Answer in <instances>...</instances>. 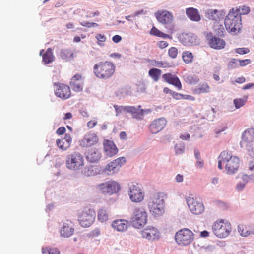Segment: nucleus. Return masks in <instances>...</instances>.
I'll list each match as a JSON object with an SVG mask.
<instances>
[{
	"instance_id": "61",
	"label": "nucleus",
	"mask_w": 254,
	"mask_h": 254,
	"mask_svg": "<svg viewBox=\"0 0 254 254\" xmlns=\"http://www.w3.org/2000/svg\"><path fill=\"white\" fill-rule=\"evenodd\" d=\"M175 31V28L174 25H171L170 26L168 30V33L170 34L169 35L171 36L174 32Z\"/></svg>"
},
{
	"instance_id": "63",
	"label": "nucleus",
	"mask_w": 254,
	"mask_h": 254,
	"mask_svg": "<svg viewBox=\"0 0 254 254\" xmlns=\"http://www.w3.org/2000/svg\"><path fill=\"white\" fill-rule=\"evenodd\" d=\"M245 82V78L244 77H240L236 80V82L238 83H243Z\"/></svg>"
},
{
	"instance_id": "56",
	"label": "nucleus",
	"mask_w": 254,
	"mask_h": 254,
	"mask_svg": "<svg viewBox=\"0 0 254 254\" xmlns=\"http://www.w3.org/2000/svg\"><path fill=\"white\" fill-rule=\"evenodd\" d=\"M182 99L190 101H194L195 100V98L191 95L184 94L182 95Z\"/></svg>"
},
{
	"instance_id": "41",
	"label": "nucleus",
	"mask_w": 254,
	"mask_h": 254,
	"mask_svg": "<svg viewBox=\"0 0 254 254\" xmlns=\"http://www.w3.org/2000/svg\"><path fill=\"white\" fill-rule=\"evenodd\" d=\"M42 252L43 254H61L60 251L57 248H43Z\"/></svg>"
},
{
	"instance_id": "38",
	"label": "nucleus",
	"mask_w": 254,
	"mask_h": 254,
	"mask_svg": "<svg viewBox=\"0 0 254 254\" xmlns=\"http://www.w3.org/2000/svg\"><path fill=\"white\" fill-rule=\"evenodd\" d=\"M61 56L65 60H70L73 58L74 53L70 49H64L61 51Z\"/></svg>"
},
{
	"instance_id": "16",
	"label": "nucleus",
	"mask_w": 254,
	"mask_h": 254,
	"mask_svg": "<svg viewBox=\"0 0 254 254\" xmlns=\"http://www.w3.org/2000/svg\"><path fill=\"white\" fill-rule=\"evenodd\" d=\"M206 38L209 45L213 49L220 50L223 49L225 46L226 43L223 39L213 36L211 33L207 34Z\"/></svg>"
},
{
	"instance_id": "2",
	"label": "nucleus",
	"mask_w": 254,
	"mask_h": 254,
	"mask_svg": "<svg viewBox=\"0 0 254 254\" xmlns=\"http://www.w3.org/2000/svg\"><path fill=\"white\" fill-rule=\"evenodd\" d=\"M115 69V65L113 63L110 61H102L94 65L93 72L97 78L107 80L113 75Z\"/></svg>"
},
{
	"instance_id": "5",
	"label": "nucleus",
	"mask_w": 254,
	"mask_h": 254,
	"mask_svg": "<svg viewBox=\"0 0 254 254\" xmlns=\"http://www.w3.org/2000/svg\"><path fill=\"white\" fill-rule=\"evenodd\" d=\"M166 197V194L164 192H158L154 194L148 205L150 212L154 215L161 214L164 205V200Z\"/></svg>"
},
{
	"instance_id": "28",
	"label": "nucleus",
	"mask_w": 254,
	"mask_h": 254,
	"mask_svg": "<svg viewBox=\"0 0 254 254\" xmlns=\"http://www.w3.org/2000/svg\"><path fill=\"white\" fill-rule=\"evenodd\" d=\"M254 140V128H251L245 130L242 134V141L241 145L244 142L251 143Z\"/></svg>"
},
{
	"instance_id": "52",
	"label": "nucleus",
	"mask_w": 254,
	"mask_h": 254,
	"mask_svg": "<svg viewBox=\"0 0 254 254\" xmlns=\"http://www.w3.org/2000/svg\"><path fill=\"white\" fill-rule=\"evenodd\" d=\"M96 38L98 41V42H104L106 40V38L104 35H102L101 34H97L96 35ZM98 44H100L99 43H98Z\"/></svg>"
},
{
	"instance_id": "64",
	"label": "nucleus",
	"mask_w": 254,
	"mask_h": 254,
	"mask_svg": "<svg viewBox=\"0 0 254 254\" xmlns=\"http://www.w3.org/2000/svg\"><path fill=\"white\" fill-rule=\"evenodd\" d=\"M72 117V115L71 113L68 112L65 114L64 117V120L70 119Z\"/></svg>"
},
{
	"instance_id": "32",
	"label": "nucleus",
	"mask_w": 254,
	"mask_h": 254,
	"mask_svg": "<svg viewBox=\"0 0 254 254\" xmlns=\"http://www.w3.org/2000/svg\"><path fill=\"white\" fill-rule=\"evenodd\" d=\"M151 35L162 38L163 39H172V36L163 33L155 26H153L149 32Z\"/></svg>"
},
{
	"instance_id": "3",
	"label": "nucleus",
	"mask_w": 254,
	"mask_h": 254,
	"mask_svg": "<svg viewBox=\"0 0 254 254\" xmlns=\"http://www.w3.org/2000/svg\"><path fill=\"white\" fill-rule=\"evenodd\" d=\"M242 19L240 15L234 12V9L229 11L224 20L227 30L233 35L238 34L242 29Z\"/></svg>"
},
{
	"instance_id": "21",
	"label": "nucleus",
	"mask_w": 254,
	"mask_h": 254,
	"mask_svg": "<svg viewBox=\"0 0 254 254\" xmlns=\"http://www.w3.org/2000/svg\"><path fill=\"white\" fill-rule=\"evenodd\" d=\"M166 123L167 121L164 118L154 120L149 126V130L152 133H157L164 128Z\"/></svg>"
},
{
	"instance_id": "6",
	"label": "nucleus",
	"mask_w": 254,
	"mask_h": 254,
	"mask_svg": "<svg viewBox=\"0 0 254 254\" xmlns=\"http://www.w3.org/2000/svg\"><path fill=\"white\" fill-rule=\"evenodd\" d=\"M141 107L140 105L138 106V108H136L134 106H118L117 105H114L116 112V115L121 114L122 112L130 113L133 117L137 119H142L145 114L151 112L150 109H139Z\"/></svg>"
},
{
	"instance_id": "50",
	"label": "nucleus",
	"mask_w": 254,
	"mask_h": 254,
	"mask_svg": "<svg viewBox=\"0 0 254 254\" xmlns=\"http://www.w3.org/2000/svg\"><path fill=\"white\" fill-rule=\"evenodd\" d=\"M237 61L235 59H232L228 64V67L231 69L238 67Z\"/></svg>"
},
{
	"instance_id": "39",
	"label": "nucleus",
	"mask_w": 254,
	"mask_h": 254,
	"mask_svg": "<svg viewBox=\"0 0 254 254\" xmlns=\"http://www.w3.org/2000/svg\"><path fill=\"white\" fill-rule=\"evenodd\" d=\"M232 9H234V12L240 14L241 17L242 15L248 14L250 11L249 7L246 6H240L239 7L232 8Z\"/></svg>"
},
{
	"instance_id": "22",
	"label": "nucleus",
	"mask_w": 254,
	"mask_h": 254,
	"mask_svg": "<svg viewBox=\"0 0 254 254\" xmlns=\"http://www.w3.org/2000/svg\"><path fill=\"white\" fill-rule=\"evenodd\" d=\"M74 232L73 224L71 221L67 220L63 223L60 230V234L62 237H69L73 234Z\"/></svg>"
},
{
	"instance_id": "60",
	"label": "nucleus",
	"mask_w": 254,
	"mask_h": 254,
	"mask_svg": "<svg viewBox=\"0 0 254 254\" xmlns=\"http://www.w3.org/2000/svg\"><path fill=\"white\" fill-rule=\"evenodd\" d=\"M180 138L182 140H189L190 138V135L189 133H185L180 135Z\"/></svg>"
},
{
	"instance_id": "40",
	"label": "nucleus",
	"mask_w": 254,
	"mask_h": 254,
	"mask_svg": "<svg viewBox=\"0 0 254 254\" xmlns=\"http://www.w3.org/2000/svg\"><path fill=\"white\" fill-rule=\"evenodd\" d=\"M185 81L189 84H196L199 81V78L196 75H187L185 77Z\"/></svg>"
},
{
	"instance_id": "4",
	"label": "nucleus",
	"mask_w": 254,
	"mask_h": 254,
	"mask_svg": "<svg viewBox=\"0 0 254 254\" xmlns=\"http://www.w3.org/2000/svg\"><path fill=\"white\" fill-rule=\"evenodd\" d=\"M147 220V212L144 206L138 205L134 207L130 218V222L134 227L139 228L145 225Z\"/></svg>"
},
{
	"instance_id": "20",
	"label": "nucleus",
	"mask_w": 254,
	"mask_h": 254,
	"mask_svg": "<svg viewBox=\"0 0 254 254\" xmlns=\"http://www.w3.org/2000/svg\"><path fill=\"white\" fill-rule=\"evenodd\" d=\"M126 162L124 157H119L109 163L105 168V171L115 173L119 170L120 167Z\"/></svg>"
},
{
	"instance_id": "37",
	"label": "nucleus",
	"mask_w": 254,
	"mask_h": 254,
	"mask_svg": "<svg viewBox=\"0 0 254 254\" xmlns=\"http://www.w3.org/2000/svg\"><path fill=\"white\" fill-rule=\"evenodd\" d=\"M98 219L102 222H106L108 219V211L104 208H101L98 212Z\"/></svg>"
},
{
	"instance_id": "12",
	"label": "nucleus",
	"mask_w": 254,
	"mask_h": 254,
	"mask_svg": "<svg viewBox=\"0 0 254 254\" xmlns=\"http://www.w3.org/2000/svg\"><path fill=\"white\" fill-rule=\"evenodd\" d=\"M128 195L131 201L135 203L141 202L144 198V193L138 184H132L129 187Z\"/></svg>"
},
{
	"instance_id": "8",
	"label": "nucleus",
	"mask_w": 254,
	"mask_h": 254,
	"mask_svg": "<svg viewBox=\"0 0 254 254\" xmlns=\"http://www.w3.org/2000/svg\"><path fill=\"white\" fill-rule=\"evenodd\" d=\"M67 168L71 170L77 171L82 169L84 165V160L83 156L78 152L70 154L66 161Z\"/></svg>"
},
{
	"instance_id": "48",
	"label": "nucleus",
	"mask_w": 254,
	"mask_h": 254,
	"mask_svg": "<svg viewBox=\"0 0 254 254\" xmlns=\"http://www.w3.org/2000/svg\"><path fill=\"white\" fill-rule=\"evenodd\" d=\"M235 52L237 54L243 55L249 53L250 50L247 48H239L235 49Z\"/></svg>"
},
{
	"instance_id": "59",
	"label": "nucleus",
	"mask_w": 254,
	"mask_h": 254,
	"mask_svg": "<svg viewBox=\"0 0 254 254\" xmlns=\"http://www.w3.org/2000/svg\"><path fill=\"white\" fill-rule=\"evenodd\" d=\"M204 162L201 159H198L196 163V166L198 168H202L204 166Z\"/></svg>"
},
{
	"instance_id": "46",
	"label": "nucleus",
	"mask_w": 254,
	"mask_h": 254,
	"mask_svg": "<svg viewBox=\"0 0 254 254\" xmlns=\"http://www.w3.org/2000/svg\"><path fill=\"white\" fill-rule=\"evenodd\" d=\"M247 99H242L241 98L236 99L234 100V103L236 108H239L245 105Z\"/></svg>"
},
{
	"instance_id": "62",
	"label": "nucleus",
	"mask_w": 254,
	"mask_h": 254,
	"mask_svg": "<svg viewBox=\"0 0 254 254\" xmlns=\"http://www.w3.org/2000/svg\"><path fill=\"white\" fill-rule=\"evenodd\" d=\"M254 86V83H248L244 85L242 89L243 90H246L251 88Z\"/></svg>"
},
{
	"instance_id": "45",
	"label": "nucleus",
	"mask_w": 254,
	"mask_h": 254,
	"mask_svg": "<svg viewBox=\"0 0 254 254\" xmlns=\"http://www.w3.org/2000/svg\"><path fill=\"white\" fill-rule=\"evenodd\" d=\"M168 55L172 59H176L178 56V49L174 47L170 48L168 50Z\"/></svg>"
},
{
	"instance_id": "13",
	"label": "nucleus",
	"mask_w": 254,
	"mask_h": 254,
	"mask_svg": "<svg viewBox=\"0 0 254 254\" xmlns=\"http://www.w3.org/2000/svg\"><path fill=\"white\" fill-rule=\"evenodd\" d=\"M99 142V138L97 134L93 132L86 133L79 141V145L81 147L88 148L96 146Z\"/></svg>"
},
{
	"instance_id": "26",
	"label": "nucleus",
	"mask_w": 254,
	"mask_h": 254,
	"mask_svg": "<svg viewBox=\"0 0 254 254\" xmlns=\"http://www.w3.org/2000/svg\"><path fill=\"white\" fill-rule=\"evenodd\" d=\"M72 142V138L70 134H66L64 137L62 139H58L56 143L58 147L63 150H65L69 148Z\"/></svg>"
},
{
	"instance_id": "29",
	"label": "nucleus",
	"mask_w": 254,
	"mask_h": 254,
	"mask_svg": "<svg viewBox=\"0 0 254 254\" xmlns=\"http://www.w3.org/2000/svg\"><path fill=\"white\" fill-rule=\"evenodd\" d=\"M101 154L99 151L94 148L88 151L86 155V159L91 162H96L100 160Z\"/></svg>"
},
{
	"instance_id": "42",
	"label": "nucleus",
	"mask_w": 254,
	"mask_h": 254,
	"mask_svg": "<svg viewBox=\"0 0 254 254\" xmlns=\"http://www.w3.org/2000/svg\"><path fill=\"white\" fill-rule=\"evenodd\" d=\"M150 63L152 66L160 68H167L169 67V64L166 62H162L154 60L150 61Z\"/></svg>"
},
{
	"instance_id": "14",
	"label": "nucleus",
	"mask_w": 254,
	"mask_h": 254,
	"mask_svg": "<svg viewBox=\"0 0 254 254\" xmlns=\"http://www.w3.org/2000/svg\"><path fill=\"white\" fill-rule=\"evenodd\" d=\"M55 86H56L55 94L57 97L63 100H66L71 96L70 89L68 85L60 83H55Z\"/></svg>"
},
{
	"instance_id": "24",
	"label": "nucleus",
	"mask_w": 254,
	"mask_h": 254,
	"mask_svg": "<svg viewBox=\"0 0 254 254\" xmlns=\"http://www.w3.org/2000/svg\"><path fill=\"white\" fill-rule=\"evenodd\" d=\"M103 144L104 152L107 156L113 157L117 154L118 149L113 141L105 140Z\"/></svg>"
},
{
	"instance_id": "25",
	"label": "nucleus",
	"mask_w": 254,
	"mask_h": 254,
	"mask_svg": "<svg viewBox=\"0 0 254 254\" xmlns=\"http://www.w3.org/2000/svg\"><path fill=\"white\" fill-rule=\"evenodd\" d=\"M225 12L223 10L208 9L205 12V16L209 20L217 21L222 18Z\"/></svg>"
},
{
	"instance_id": "23",
	"label": "nucleus",
	"mask_w": 254,
	"mask_h": 254,
	"mask_svg": "<svg viewBox=\"0 0 254 254\" xmlns=\"http://www.w3.org/2000/svg\"><path fill=\"white\" fill-rule=\"evenodd\" d=\"M162 78L166 83L174 85L179 90L182 89L181 82L176 75L167 73L162 75Z\"/></svg>"
},
{
	"instance_id": "7",
	"label": "nucleus",
	"mask_w": 254,
	"mask_h": 254,
	"mask_svg": "<svg viewBox=\"0 0 254 254\" xmlns=\"http://www.w3.org/2000/svg\"><path fill=\"white\" fill-rule=\"evenodd\" d=\"M231 229L230 223L223 219L216 221L212 225L213 233L220 238H224L228 236Z\"/></svg>"
},
{
	"instance_id": "57",
	"label": "nucleus",
	"mask_w": 254,
	"mask_h": 254,
	"mask_svg": "<svg viewBox=\"0 0 254 254\" xmlns=\"http://www.w3.org/2000/svg\"><path fill=\"white\" fill-rule=\"evenodd\" d=\"M112 40L114 42L117 43L122 40V37L119 35H116L113 37Z\"/></svg>"
},
{
	"instance_id": "49",
	"label": "nucleus",
	"mask_w": 254,
	"mask_h": 254,
	"mask_svg": "<svg viewBox=\"0 0 254 254\" xmlns=\"http://www.w3.org/2000/svg\"><path fill=\"white\" fill-rule=\"evenodd\" d=\"M168 45V43L165 41H159L157 43V46L160 49H164L167 47Z\"/></svg>"
},
{
	"instance_id": "44",
	"label": "nucleus",
	"mask_w": 254,
	"mask_h": 254,
	"mask_svg": "<svg viewBox=\"0 0 254 254\" xmlns=\"http://www.w3.org/2000/svg\"><path fill=\"white\" fill-rule=\"evenodd\" d=\"M238 231L240 235L243 237H247L251 234V232L249 231L247 228L244 225L238 226Z\"/></svg>"
},
{
	"instance_id": "53",
	"label": "nucleus",
	"mask_w": 254,
	"mask_h": 254,
	"mask_svg": "<svg viewBox=\"0 0 254 254\" xmlns=\"http://www.w3.org/2000/svg\"><path fill=\"white\" fill-rule=\"evenodd\" d=\"M81 25L86 27H91L94 26H98L99 25L96 23L94 22H82L81 23Z\"/></svg>"
},
{
	"instance_id": "18",
	"label": "nucleus",
	"mask_w": 254,
	"mask_h": 254,
	"mask_svg": "<svg viewBox=\"0 0 254 254\" xmlns=\"http://www.w3.org/2000/svg\"><path fill=\"white\" fill-rule=\"evenodd\" d=\"M141 235L143 238L152 241L160 238V233L158 229L150 226H147L141 231Z\"/></svg>"
},
{
	"instance_id": "51",
	"label": "nucleus",
	"mask_w": 254,
	"mask_h": 254,
	"mask_svg": "<svg viewBox=\"0 0 254 254\" xmlns=\"http://www.w3.org/2000/svg\"><path fill=\"white\" fill-rule=\"evenodd\" d=\"M97 123L98 121L96 119L90 120L87 123V127L89 128H93L94 127H95L97 125Z\"/></svg>"
},
{
	"instance_id": "17",
	"label": "nucleus",
	"mask_w": 254,
	"mask_h": 254,
	"mask_svg": "<svg viewBox=\"0 0 254 254\" xmlns=\"http://www.w3.org/2000/svg\"><path fill=\"white\" fill-rule=\"evenodd\" d=\"M155 16L158 21L164 25L171 24L174 19L172 13L166 10L157 11L155 13Z\"/></svg>"
},
{
	"instance_id": "34",
	"label": "nucleus",
	"mask_w": 254,
	"mask_h": 254,
	"mask_svg": "<svg viewBox=\"0 0 254 254\" xmlns=\"http://www.w3.org/2000/svg\"><path fill=\"white\" fill-rule=\"evenodd\" d=\"M43 61L45 64H48L54 61V56L51 48H48L43 55Z\"/></svg>"
},
{
	"instance_id": "36",
	"label": "nucleus",
	"mask_w": 254,
	"mask_h": 254,
	"mask_svg": "<svg viewBox=\"0 0 254 254\" xmlns=\"http://www.w3.org/2000/svg\"><path fill=\"white\" fill-rule=\"evenodd\" d=\"M193 58V54L190 51H185L182 53V60L187 64L192 63Z\"/></svg>"
},
{
	"instance_id": "19",
	"label": "nucleus",
	"mask_w": 254,
	"mask_h": 254,
	"mask_svg": "<svg viewBox=\"0 0 254 254\" xmlns=\"http://www.w3.org/2000/svg\"><path fill=\"white\" fill-rule=\"evenodd\" d=\"M84 79L81 74H75L71 79L70 86L72 89L77 92H82L83 89Z\"/></svg>"
},
{
	"instance_id": "43",
	"label": "nucleus",
	"mask_w": 254,
	"mask_h": 254,
	"mask_svg": "<svg viewBox=\"0 0 254 254\" xmlns=\"http://www.w3.org/2000/svg\"><path fill=\"white\" fill-rule=\"evenodd\" d=\"M181 42L185 45H189L192 42L190 41V36L188 34L182 33L180 36Z\"/></svg>"
},
{
	"instance_id": "1",
	"label": "nucleus",
	"mask_w": 254,
	"mask_h": 254,
	"mask_svg": "<svg viewBox=\"0 0 254 254\" xmlns=\"http://www.w3.org/2000/svg\"><path fill=\"white\" fill-rule=\"evenodd\" d=\"M222 163H225V169L227 173L233 174L239 168L240 159L238 157L233 156L230 151L225 150L222 151L218 157V167L220 170L223 168Z\"/></svg>"
},
{
	"instance_id": "15",
	"label": "nucleus",
	"mask_w": 254,
	"mask_h": 254,
	"mask_svg": "<svg viewBox=\"0 0 254 254\" xmlns=\"http://www.w3.org/2000/svg\"><path fill=\"white\" fill-rule=\"evenodd\" d=\"M187 203L190 211L194 214L199 215L204 211V207L199 199L189 197Z\"/></svg>"
},
{
	"instance_id": "30",
	"label": "nucleus",
	"mask_w": 254,
	"mask_h": 254,
	"mask_svg": "<svg viewBox=\"0 0 254 254\" xmlns=\"http://www.w3.org/2000/svg\"><path fill=\"white\" fill-rule=\"evenodd\" d=\"M187 16L192 21H199L200 20V16L198 10L196 8L190 7L186 9Z\"/></svg>"
},
{
	"instance_id": "10",
	"label": "nucleus",
	"mask_w": 254,
	"mask_h": 254,
	"mask_svg": "<svg viewBox=\"0 0 254 254\" xmlns=\"http://www.w3.org/2000/svg\"><path fill=\"white\" fill-rule=\"evenodd\" d=\"M98 188L102 193L110 195L117 193L120 190L119 184L113 180L99 185Z\"/></svg>"
},
{
	"instance_id": "9",
	"label": "nucleus",
	"mask_w": 254,
	"mask_h": 254,
	"mask_svg": "<svg viewBox=\"0 0 254 254\" xmlns=\"http://www.w3.org/2000/svg\"><path fill=\"white\" fill-rule=\"evenodd\" d=\"M175 240L179 245L188 246L193 241L194 234L190 230L183 228L176 232Z\"/></svg>"
},
{
	"instance_id": "27",
	"label": "nucleus",
	"mask_w": 254,
	"mask_h": 254,
	"mask_svg": "<svg viewBox=\"0 0 254 254\" xmlns=\"http://www.w3.org/2000/svg\"><path fill=\"white\" fill-rule=\"evenodd\" d=\"M112 228L118 232H124L127 229L128 221L125 219H117L113 221Z\"/></svg>"
},
{
	"instance_id": "35",
	"label": "nucleus",
	"mask_w": 254,
	"mask_h": 254,
	"mask_svg": "<svg viewBox=\"0 0 254 254\" xmlns=\"http://www.w3.org/2000/svg\"><path fill=\"white\" fill-rule=\"evenodd\" d=\"M161 74V70L156 68L150 69L148 72L149 76L154 82H157Z\"/></svg>"
},
{
	"instance_id": "33",
	"label": "nucleus",
	"mask_w": 254,
	"mask_h": 254,
	"mask_svg": "<svg viewBox=\"0 0 254 254\" xmlns=\"http://www.w3.org/2000/svg\"><path fill=\"white\" fill-rule=\"evenodd\" d=\"M151 35L162 38L163 39H172V36L163 33L155 26H153L149 32Z\"/></svg>"
},
{
	"instance_id": "55",
	"label": "nucleus",
	"mask_w": 254,
	"mask_h": 254,
	"mask_svg": "<svg viewBox=\"0 0 254 254\" xmlns=\"http://www.w3.org/2000/svg\"><path fill=\"white\" fill-rule=\"evenodd\" d=\"M182 94L178 93L175 92H172V95L175 99L180 100L182 99Z\"/></svg>"
},
{
	"instance_id": "54",
	"label": "nucleus",
	"mask_w": 254,
	"mask_h": 254,
	"mask_svg": "<svg viewBox=\"0 0 254 254\" xmlns=\"http://www.w3.org/2000/svg\"><path fill=\"white\" fill-rule=\"evenodd\" d=\"M239 62V65L241 66H245L251 63V60L250 59H245V60H240Z\"/></svg>"
},
{
	"instance_id": "58",
	"label": "nucleus",
	"mask_w": 254,
	"mask_h": 254,
	"mask_svg": "<svg viewBox=\"0 0 254 254\" xmlns=\"http://www.w3.org/2000/svg\"><path fill=\"white\" fill-rule=\"evenodd\" d=\"M65 132V128L64 127H60L56 131L57 134L58 135H62Z\"/></svg>"
},
{
	"instance_id": "11",
	"label": "nucleus",
	"mask_w": 254,
	"mask_h": 254,
	"mask_svg": "<svg viewBox=\"0 0 254 254\" xmlns=\"http://www.w3.org/2000/svg\"><path fill=\"white\" fill-rule=\"evenodd\" d=\"M95 212L90 209H85L80 214L78 221L83 227H90L95 220Z\"/></svg>"
},
{
	"instance_id": "31",
	"label": "nucleus",
	"mask_w": 254,
	"mask_h": 254,
	"mask_svg": "<svg viewBox=\"0 0 254 254\" xmlns=\"http://www.w3.org/2000/svg\"><path fill=\"white\" fill-rule=\"evenodd\" d=\"M210 91V87L207 83L199 84L192 90L195 94H201L209 93Z\"/></svg>"
},
{
	"instance_id": "47",
	"label": "nucleus",
	"mask_w": 254,
	"mask_h": 254,
	"mask_svg": "<svg viewBox=\"0 0 254 254\" xmlns=\"http://www.w3.org/2000/svg\"><path fill=\"white\" fill-rule=\"evenodd\" d=\"M185 146L183 145H176L175 146V153L177 155H180L184 152Z\"/></svg>"
}]
</instances>
